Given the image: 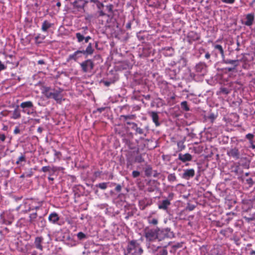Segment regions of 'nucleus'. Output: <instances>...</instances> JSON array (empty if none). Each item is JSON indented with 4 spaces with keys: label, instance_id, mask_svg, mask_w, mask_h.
I'll return each mask as SVG.
<instances>
[{
    "label": "nucleus",
    "instance_id": "16",
    "mask_svg": "<svg viewBox=\"0 0 255 255\" xmlns=\"http://www.w3.org/2000/svg\"><path fill=\"white\" fill-rule=\"evenodd\" d=\"M195 175V171L193 169H186L182 175V177L186 179H189L190 177H193Z\"/></svg>",
    "mask_w": 255,
    "mask_h": 255
},
{
    "label": "nucleus",
    "instance_id": "11",
    "mask_svg": "<svg viewBox=\"0 0 255 255\" xmlns=\"http://www.w3.org/2000/svg\"><path fill=\"white\" fill-rule=\"evenodd\" d=\"M88 2V1L83 0H76L73 3V7L77 8L78 10L83 9L85 5Z\"/></svg>",
    "mask_w": 255,
    "mask_h": 255
},
{
    "label": "nucleus",
    "instance_id": "41",
    "mask_svg": "<svg viewBox=\"0 0 255 255\" xmlns=\"http://www.w3.org/2000/svg\"><path fill=\"white\" fill-rule=\"evenodd\" d=\"M148 223L150 224L156 225L157 224V220L156 219H149L148 220Z\"/></svg>",
    "mask_w": 255,
    "mask_h": 255
},
{
    "label": "nucleus",
    "instance_id": "1",
    "mask_svg": "<svg viewBox=\"0 0 255 255\" xmlns=\"http://www.w3.org/2000/svg\"><path fill=\"white\" fill-rule=\"evenodd\" d=\"M143 250L140 244L135 240L129 242L124 250L125 255H141Z\"/></svg>",
    "mask_w": 255,
    "mask_h": 255
},
{
    "label": "nucleus",
    "instance_id": "46",
    "mask_svg": "<svg viewBox=\"0 0 255 255\" xmlns=\"http://www.w3.org/2000/svg\"><path fill=\"white\" fill-rule=\"evenodd\" d=\"M6 137L5 135L3 133H0V140L2 142L4 141L5 140Z\"/></svg>",
    "mask_w": 255,
    "mask_h": 255
},
{
    "label": "nucleus",
    "instance_id": "62",
    "mask_svg": "<svg viewBox=\"0 0 255 255\" xmlns=\"http://www.w3.org/2000/svg\"><path fill=\"white\" fill-rule=\"evenodd\" d=\"M251 147L253 148V149H255V145L253 143V141H252V143H251Z\"/></svg>",
    "mask_w": 255,
    "mask_h": 255
},
{
    "label": "nucleus",
    "instance_id": "39",
    "mask_svg": "<svg viewBox=\"0 0 255 255\" xmlns=\"http://www.w3.org/2000/svg\"><path fill=\"white\" fill-rule=\"evenodd\" d=\"M247 183L249 185L250 187H252L254 184V182L252 178H249L246 180Z\"/></svg>",
    "mask_w": 255,
    "mask_h": 255
},
{
    "label": "nucleus",
    "instance_id": "42",
    "mask_svg": "<svg viewBox=\"0 0 255 255\" xmlns=\"http://www.w3.org/2000/svg\"><path fill=\"white\" fill-rule=\"evenodd\" d=\"M50 169V167L49 166H43L41 168V171L44 172H46L49 171Z\"/></svg>",
    "mask_w": 255,
    "mask_h": 255
},
{
    "label": "nucleus",
    "instance_id": "8",
    "mask_svg": "<svg viewBox=\"0 0 255 255\" xmlns=\"http://www.w3.org/2000/svg\"><path fill=\"white\" fill-rule=\"evenodd\" d=\"M195 71L200 75L204 76L207 72V66L204 63L200 62L196 65Z\"/></svg>",
    "mask_w": 255,
    "mask_h": 255
},
{
    "label": "nucleus",
    "instance_id": "10",
    "mask_svg": "<svg viewBox=\"0 0 255 255\" xmlns=\"http://www.w3.org/2000/svg\"><path fill=\"white\" fill-rule=\"evenodd\" d=\"M83 55L82 52L80 50L76 51L73 54L68 56L67 61L69 62L71 60L76 61L79 58L82 57Z\"/></svg>",
    "mask_w": 255,
    "mask_h": 255
},
{
    "label": "nucleus",
    "instance_id": "49",
    "mask_svg": "<svg viewBox=\"0 0 255 255\" xmlns=\"http://www.w3.org/2000/svg\"><path fill=\"white\" fill-rule=\"evenodd\" d=\"M121 190H122V186L120 184L117 185V186L115 188V190L117 192H120L121 191Z\"/></svg>",
    "mask_w": 255,
    "mask_h": 255
},
{
    "label": "nucleus",
    "instance_id": "33",
    "mask_svg": "<svg viewBox=\"0 0 255 255\" xmlns=\"http://www.w3.org/2000/svg\"><path fill=\"white\" fill-rule=\"evenodd\" d=\"M26 161L25 156L24 154H21V156L18 158L16 161L17 164H20L22 162H25Z\"/></svg>",
    "mask_w": 255,
    "mask_h": 255
},
{
    "label": "nucleus",
    "instance_id": "31",
    "mask_svg": "<svg viewBox=\"0 0 255 255\" xmlns=\"http://www.w3.org/2000/svg\"><path fill=\"white\" fill-rule=\"evenodd\" d=\"M106 8L107 10L108 11V12L110 13V14H107V16L108 17H111L113 13V5L111 4H108V5H106Z\"/></svg>",
    "mask_w": 255,
    "mask_h": 255
},
{
    "label": "nucleus",
    "instance_id": "9",
    "mask_svg": "<svg viewBox=\"0 0 255 255\" xmlns=\"http://www.w3.org/2000/svg\"><path fill=\"white\" fill-rule=\"evenodd\" d=\"M44 239L41 236L36 237L35 238L34 242V246L35 248L39 250L40 251H42L43 250V247L42 244L43 243Z\"/></svg>",
    "mask_w": 255,
    "mask_h": 255
},
{
    "label": "nucleus",
    "instance_id": "56",
    "mask_svg": "<svg viewBox=\"0 0 255 255\" xmlns=\"http://www.w3.org/2000/svg\"><path fill=\"white\" fill-rule=\"evenodd\" d=\"M99 15L100 16H105L106 15V14L102 10H101L100 12H99Z\"/></svg>",
    "mask_w": 255,
    "mask_h": 255
},
{
    "label": "nucleus",
    "instance_id": "20",
    "mask_svg": "<svg viewBox=\"0 0 255 255\" xmlns=\"http://www.w3.org/2000/svg\"><path fill=\"white\" fill-rule=\"evenodd\" d=\"M82 29H84V31L83 32V34H81L80 32H77L76 33V37L78 42H81L83 40H84V36L83 35L86 33L85 31L88 30V27L87 26L83 27Z\"/></svg>",
    "mask_w": 255,
    "mask_h": 255
},
{
    "label": "nucleus",
    "instance_id": "64",
    "mask_svg": "<svg viewBox=\"0 0 255 255\" xmlns=\"http://www.w3.org/2000/svg\"><path fill=\"white\" fill-rule=\"evenodd\" d=\"M150 98V96L149 95H147L145 96V99L147 100H149Z\"/></svg>",
    "mask_w": 255,
    "mask_h": 255
},
{
    "label": "nucleus",
    "instance_id": "51",
    "mask_svg": "<svg viewBox=\"0 0 255 255\" xmlns=\"http://www.w3.org/2000/svg\"><path fill=\"white\" fill-rule=\"evenodd\" d=\"M221 92L225 94H228L229 93L228 89L225 88H222Z\"/></svg>",
    "mask_w": 255,
    "mask_h": 255
},
{
    "label": "nucleus",
    "instance_id": "37",
    "mask_svg": "<svg viewBox=\"0 0 255 255\" xmlns=\"http://www.w3.org/2000/svg\"><path fill=\"white\" fill-rule=\"evenodd\" d=\"M177 146L178 150L180 151L184 149L185 146L184 144V142L182 141H179L177 142Z\"/></svg>",
    "mask_w": 255,
    "mask_h": 255
},
{
    "label": "nucleus",
    "instance_id": "15",
    "mask_svg": "<svg viewBox=\"0 0 255 255\" xmlns=\"http://www.w3.org/2000/svg\"><path fill=\"white\" fill-rule=\"evenodd\" d=\"M192 159V155L188 153H185L184 154L180 153L178 155V159L182 161L183 162L191 161Z\"/></svg>",
    "mask_w": 255,
    "mask_h": 255
},
{
    "label": "nucleus",
    "instance_id": "25",
    "mask_svg": "<svg viewBox=\"0 0 255 255\" xmlns=\"http://www.w3.org/2000/svg\"><path fill=\"white\" fill-rule=\"evenodd\" d=\"M238 60H230V59H224L223 58V62L227 64H232L235 67H236L239 65Z\"/></svg>",
    "mask_w": 255,
    "mask_h": 255
},
{
    "label": "nucleus",
    "instance_id": "60",
    "mask_svg": "<svg viewBox=\"0 0 255 255\" xmlns=\"http://www.w3.org/2000/svg\"><path fill=\"white\" fill-rule=\"evenodd\" d=\"M90 2L96 3L99 2L98 0H89Z\"/></svg>",
    "mask_w": 255,
    "mask_h": 255
},
{
    "label": "nucleus",
    "instance_id": "26",
    "mask_svg": "<svg viewBox=\"0 0 255 255\" xmlns=\"http://www.w3.org/2000/svg\"><path fill=\"white\" fill-rule=\"evenodd\" d=\"M169 245V243H166L165 244H162V247L160 248V251L158 253V255H167V251L166 249V247Z\"/></svg>",
    "mask_w": 255,
    "mask_h": 255
},
{
    "label": "nucleus",
    "instance_id": "21",
    "mask_svg": "<svg viewBox=\"0 0 255 255\" xmlns=\"http://www.w3.org/2000/svg\"><path fill=\"white\" fill-rule=\"evenodd\" d=\"M109 184H110L111 186H115L116 185V184L115 183H110V182H103V183H99L98 184H97L96 185V186L97 187H99V188H100L102 190H105L107 188L108 185Z\"/></svg>",
    "mask_w": 255,
    "mask_h": 255
},
{
    "label": "nucleus",
    "instance_id": "13",
    "mask_svg": "<svg viewBox=\"0 0 255 255\" xmlns=\"http://www.w3.org/2000/svg\"><path fill=\"white\" fill-rule=\"evenodd\" d=\"M245 19L246 21L244 23L245 25L248 26L252 25L255 19V14L254 13L247 14Z\"/></svg>",
    "mask_w": 255,
    "mask_h": 255
},
{
    "label": "nucleus",
    "instance_id": "57",
    "mask_svg": "<svg viewBox=\"0 0 255 255\" xmlns=\"http://www.w3.org/2000/svg\"><path fill=\"white\" fill-rule=\"evenodd\" d=\"M131 23H130V22H128V23L127 24V25H126V28H127V29H130V28H131Z\"/></svg>",
    "mask_w": 255,
    "mask_h": 255
},
{
    "label": "nucleus",
    "instance_id": "63",
    "mask_svg": "<svg viewBox=\"0 0 255 255\" xmlns=\"http://www.w3.org/2000/svg\"><path fill=\"white\" fill-rule=\"evenodd\" d=\"M56 5L58 7H60L61 6V2L60 1H58L56 3Z\"/></svg>",
    "mask_w": 255,
    "mask_h": 255
},
{
    "label": "nucleus",
    "instance_id": "7",
    "mask_svg": "<svg viewBox=\"0 0 255 255\" xmlns=\"http://www.w3.org/2000/svg\"><path fill=\"white\" fill-rule=\"evenodd\" d=\"M227 154L235 160H238L240 158V152L237 147H231L229 148L227 150Z\"/></svg>",
    "mask_w": 255,
    "mask_h": 255
},
{
    "label": "nucleus",
    "instance_id": "59",
    "mask_svg": "<svg viewBox=\"0 0 255 255\" xmlns=\"http://www.w3.org/2000/svg\"><path fill=\"white\" fill-rule=\"evenodd\" d=\"M147 191L149 192H153L154 191V189L152 187H149L147 188Z\"/></svg>",
    "mask_w": 255,
    "mask_h": 255
},
{
    "label": "nucleus",
    "instance_id": "22",
    "mask_svg": "<svg viewBox=\"0 0 255 255\" xmlns=\"http://www.w3.org/2000/svg\"><path fill=\"white\" fill-rule=\"evenodd\" d=\"M48 219L52 223H55L59 220V217L57 214L55 212L52 213L49 216Z\"/></svg>",
    "mask_w": 255,
    "mask_h": 255
},
{
    "label": "nucleus",
    "instance_id": "58",
    "mask_svg": "<svg viewBox=\"0 0 255 255\" xmlns=\"http://www.w3.org/2000/svg\"><path fill=\"white\" fill-rule=\"evenodd\" d=\"M43 131V128H41V127H39L38 128H37V131L38 132H39L40 133H41Z\"/></svg>",
    "mask_w": 255,
    "mask_h": 255
},
{
    "label": "nucleus",
    "instance_id": "43",
    "mask_svg": "<svg viewBox=\"0 0 255 255\" xmlns=\"http://www.w3.org/2000/svg\"><path fill=\"white\" fill-rule=\"evenodd\" d=\"M140 175V172L138 171H133L132 172V175L133 178H136L139 176Z\"/></svg>",
    "mask_w": 255,
    "mask_h": 255
},
{
    "label": "nucleus",
    "instance_id": "28",
    "mask_svg": "<svg viewBox=\"0 0 255 255\" xmlns=\"http://www.w3.org/2000/svg\"><path fill=\"white\" fill-rule=\"evenodd\" d=\"M214 48H215V49L218 50L219 51V52L222 56V57L223 58H224V57H225L224 52V50H223L222 46L221 45L217 44L214 46Z\"/></svg>",
    "mask_w": 255,
    "mask_h": 255
},
{
    "label": "nucleus",
    "instance_id": "29",
    "mask_svg": "<svg viewBox=\"0 0 255 255\" xmlns=\"http://www.w3.org/2000/svg\"><path fill=\"white\" fill-rule=\"evenodd\" d=\"M45 36H41V35L39 34L35 37V42L38 44L41 43H42V40L45 39Z\"/></svg>",
    "mask_w": 255,
    "mask_h": 255
},
{
    "label": "nucleus",
    "instance_id": "36",
    "mask_svg": "<svg viewBox=\"0 0 255 255\" xmlns=\"http://www.w3.org/2000/svg\"><path fill=\"white\" fill-rule=\"evenodd\" d=\"M134 160H135V162H138V163H141V162H144V160L141 155H137L135 157Z\"/></svg>",
    "mask_w": 255,
    "mask_h": 255
},
{
    "label": "nucleus",
    "instance_id": "35",
    "mask_svg": "<svg viewBox=\"0 0 255 255\" xmlns=\"http://www.w3.org/2000/svg\"><path fill=\"white\" fill-rule=\"evenodd\" d=\"M167 179L170 182H174L176 180V177L174 173L170 174L167 177Z\"/></svg>",
    "mask_w": 255,
    "mask_h": 255
},
{
    "label": "nucleus",
    "instance_id": "6",
    "mask_svg": "<svg viewBox=\"0 0 255 255\" xmlns=\"http://www.w3.org/2000/svg\"><path fill=\"white\" fill-rule=\"evenodd\" d=\"M162 244L158 242L157 240L149 241L146 243V247L149 252H155L162 247Z\"/></svg>",
    "mask_w": 255,
    "mask_h": 255
},
{
    "label": "nucleus",
    "instance_id": "32",
    "mask_svg": "<svg viewBox=\"0 0 255 255\" xmlns=\"http://www.w3.org/2000/svg\"><path fill=\"white\" fill-rule=\"evenodd\" d=\"M181 108L185 111H189L190 110L189 108L187 105V102L186 101H183L181 102Z\"/></svg>",
    "mask_w": 255,
    "mask_h": 255
},
{
    "label": "nucleus",
    "instance_id": "14",
    "mask_svg": "<svg viewBox=\"0 0 255 255\" xmlns=\"http://www.w3.org/2000/svg\"><path fill=\"white\" fill-rule=\"evenodd\" d=\"M54 26V24L48 20H44L41 25V30L44 32H48L49 29Z\"/></svg>",
    "mask_w": 255,
    "mask_h": 255
},
{
    "label": "nucleus",
    "instance_id": "17",
    "mask_svg": "<svg viewBox=\"0 0 255 255\" xmlns=\"http://www.w3.org/2000/svg\"><path fill=\"white\" fill-rule=\"evenodd\" d=\"M188 38L189 42H191L193 41L198 40L200 39V36L197 33L191 31L188 34Z\"/></svg>",
    "mask_w": 255,
    "mask_h": 255
},
{
    "label": "nucleus",
    "instance_id": "19",
    "mask_svg": "<svg viewBox=\"0 0 255 255\" xmlns=\"http://www.w3.org/2000/svg\"><path fill=\"white\" fill-rule=\"evenodd\" d=\"M149 115L156 126H159L160 125V123L158 121L159 117L157 113L155 112H151L149 113Z\"/></svg>",
    "mask_w": 255,
    "mask_h": 255
},
{
    "label": "nucleus",
    "instance_id": "2",
    "mask_svg": "<svg viewBox=\"0 0 255 255\" xmlns=\"http://www.w3.org/2000/svg\"><path fill=\"white\" fill-rule=\"evenodd\" d=\"M135 116L133 115H122L120 116V119L121 121H123L126 122V124L130 126V128L131 129L135 131V134H139L143 135L144 136H146V134L145 133L143 129L138 127L137 125L134 123L127 121L128 119H135Z\"/></svg>",
    "mask_w": 255,
    "mask_h": 255
},
{
    "label": "nucleus",
    "instance_id": "45",
    "mask_svg": "<svg viewBox=\"0 0 255 255\" xmlns=\"http://www.w3.org/2000/svg\"><path fill=\"white\" fill-rule=\"evenodd\" d=\"M222 2L226 3L232 4L233 3L235 0H221Z\"/></svg>",
    "mask_w": 255,
    "mask_h": 255
},
{
    "label": "nucleus",
    "instance_id": "4",
    "mask_svg": "<svg viewBox=\"0 0 255 255\" xmlns=\"http://www.w3.org/2000/svg\"><path fill=\"white\" fill-rule=\"evenodd\" d=\"M50 88L46 87L45 89L44 94L47 98H53L57 102L60 101L62 99V96L60 94L61 91H55L54 92L49 91Z\"/></svg>",
    "mask_w": 255,
    "mask_h": 255
},
{
    "label": "nucleus",
    "instance_id": "48",
    "mask_svg": "<svg viewBox=\"0 0 255 255\" xmlns=\"http://www.w3.org/2000/svg\"><path fill=\"white\" fill-rule=\"evenodd\" d=\"M245 218L249 221H252L255 219V212L250 217H245Z\"/></svg>",
    "mask_w": 255,
    "mask_h": 255
},
{
    "label": "nucleus",
    "instance_id": "53",
    "mask_svg": "<svg viewBox=\"0 0 255 255\" xmlns=\"http://www.w3.org/2000/svg\"><path fill=\"white\" fill-rule=\"evenodd\" d=\"M91 38V37L90 36H88L87 37H84L85 42L86 43H88L89 39H90Z\"/></svg>",
    "mask_w": 255,
    "mask_h": 255
},
{
    "label": "nucleus",
    "instance_id": "23",
    "mask_svg": "<svg viewBox=\"0 0 255 255\" xmlns=\"http://www.w3.org/2000/svg\"><path fill=\"white\" fill-rule=\"evenodd\" d=\"M242 166L246 169H249L250 165V160L247 157H244L241 159Z\"/></svg>",
    "mask_w": 255,
    "mask_h": 255
},
{
    "label": "nucleus",
    "instance_id": "40",
    "mask_svg": "<svg viewBox=\"0 0 255 255\" xmlns=\"http://www.w3.org/2000/svg\"><path fill=\"white\" fill-rule=\"evenodd\" d=\"M77 237L79 240H82L86 237V235L82 232H79L77 234Z\"/></svg>",
    "mask_w": 255,
    "mask_h": 255
},
{
    "label": "nucleus",
    "instance_id": "27",
    "mask_svg": "<svg viewBox=\"0 0 255 255\" xmlns=\"http://www.w3.org/2000/svg\"><path fill=\"white\" fill-rule=\"evenodd\" d=\"M183 242H180V243H177L174 245H173L172 246V251L171 252H176V250L178 249H179V248H182L183 247Z\"/></svg>",
    "mask_w": 255,
    "mask_h": 255
},
{
    "label": "nucleus",
    "instance_id": "50",
    "mask_svg": "<svg viewBox=\"0 0 255 255\" xmlns=\"http://www.w3.org/2000/svg\"><path fill=\"white\" fill-rule=\"evenodd\" d=\"M13 133L15 134L20 133V129L18 127H16L15 128V129H14V131H13Z\"/></svg>",
    "mask_w": 255,
    "mask_h": 255
},
{
    "label": "nucleus",
    "instance_id": "44",
    "mask_svg": "<svg viewBox=\"0 0 255 255\" xmlns=\"http://www.w3.org/2000/svg\"><path fill=\"white\" fill-rule=\"evenodd\" d=\"M54 155L56 156L59 159H60L61 156V153L60 151H58L56 150H54Z\"/></svg>",
    "mask_w": 255,
    "mask_h": 255
},
{
    "label": "nucleus",
    "instance_id": "47",
    "mask_svg": "<svg viewBox=\"0 0 255 255\" xmlns=\"http://www.w3.org/2000/svg\"><path fill=\"white\" fill-rule=\"evenodd\" d=\"M6 68V66H5L3 63H2V62L0 60V71L5 69Z\"/></svg>",
    "mask_w": 255,
    "mask_h": 255
},
{
    "label": "nucleus",
    "instance_id": "54",
    "mask_svg": "<svg viewBox=\"0 0 255 255\" xmlns=\"http://www.w3.org/2000/svg\"><path fill=\"white\" fill-rule=\"evenodd\" d=\"M38 64L42 65L45 64V61L44 60L41 59L38 61L37 62Z\"/></svg>",
    "mask_w": 255,
    "mask_h": 255
},
{
    "label": "nucleus",
    "instance_id": "12",
    "mask_svg": "<svg viewBox=\"0 0 255 255\" xmlns=\"http://www.w3.org/2000/svg\"><path fill=\"white\" fill-rule=\"evenodd\" d=\"M20 107L23 109V112L29 115V112L27 111V109L32 108L33 104L31 101H26L21 103L20 105Z\"/></svg>",
    "mask_w": 255,
    "mask_h": 255
},
{
    "label": "nucleus",
    "instance_id": "55",
    "mask_svg": "<svg viewBox=\"0 0 255 255\" xmlns=\"http://www.w3.org/2000/svg\"><path fill=\"white\" fill-rule=\"evenodd\" d=\"M205 57L206 59H208L210 58V53L208 52L206 53L205 55Z\"/></svg>",
    "mask_w": 255,
    "mask_h": 255
},
{
    "label": "nucleus",
    "instance_id": "34",
    "mask_svg": "<svg viewBox=\"0 0 255 255\" xmlns=\"http://www.w3.org/2000/svg\"><path fill=\"white\" fill-rule=\"evenodd\" d=\"M170 204L169 200L165 199L162 201L161 205H159L158 207H167Z\"/></svg>",
    "mask_w": 255,
    "mask_h": 255
},
{
    "label": "nucleus",
    "instance_id": "38",
    "mask_svg": "<svg viewBox=\"0 0 255 255\" xmlns=\"http://www.w3.org/2000/svg\"><path fill=\"white\" fill-rule=\"evenodd\" d=\"M254 137V135L252 133H248L246 135V137L250 140V143H252Z\"/></svg>",
    "mask_w": 255,
    "mask_h": 255
},
{
    "label": "nucleus",
    "instance_id": "5",
    "mask_svg": "<svg viewBox=\"0 0 255 255\" xmlns=\"http://www.w3.org/2000/svg\"><path fill=\"white\" fill-rule=\"evenodd\" d=\"M82 71L85 72H90L94 68V64L91 59H87L80 63Z\"/></svg>",
    "mask_w": 255,
    "mask_h": 255
},
{
    "label": "nucleus",
    "instance_id": "30",
    "mask_svg": "<svg viewBox=\"0 0 255 255\" xmlns=\"http://www.w3.org/2000/svg\"><path fill=\"white\" fill-rule=\"evenodd\" d=\"M145 174L147 176H150L152 174V168L150 165H147L144 170Z\"/></svg>",
    "mask_w": 255,
    "mask_h": 255
},
{
    "label": "nucleus",
    "instance_id": "24",
    "mask_svg": "<svg viewBox=\"0 0 255 255\" xmlns=\"http://www.w3.org/2000/svg\"><path fill=\"white\" fill-rule=\"evenodd\" d=\"M21 117V114L20 110L18 109V107L17 106L13 111L11 118L13 119H18Z\"/></svg>",
    "mask_w": 255,
    "mask_h": 255
},
{
    "label": "nucleus",
    "instance_id": "52",
    "mask_svg": "<svg viewBox=\"0 0 255 255\" xmlns=\"http://www.w3.org/2000/svg\"><path fill=\"white\" fill-rule=\"evenodd\" d=\"M102 82H103L104 83V84L107 87L111 85V84L112 83V82L107 81H103Z\"/></svg>",
    "mask_w": 255,
    "mask_h": 255
},
{
    "label": "nucleus",
    "instance_id": "61",
    "mask_svg": "<svg viewBox=\"0 0 255 255\" xmlns=\"http://www.w3.org/2000/svg\"><path fill=\"white\" fill-rule=\"evenodd\" d=\"M235 68H236V67H234L233 68H229L228 69L229 71H232L233 70H234Z\"/></svg>",
    "mask_w": 255,
    "mask_h": 255
},
{
    "label": "nucleus",
    "instance_id": "18",
    "mask_svg": "<svg viewBox=\"0 0 255 255\" xmlns=\"http://www.w3.org/2000/svg\"><path fill=\"white\" fill-rule=\"evenodd\" d=\"M83 55L86 56L89 55H92L94 52V49L92 47V44L91 43H89L86 50H81Z\"/></svg>",
    "mask_w": 255,
    "mask_h": 255
},
{
    "label": "nucleus",
    "instance_id": "3",
    "mask_svg": "<svg viewBox=\"0 0 255 255\" xmlns=\"http://www.w3.org/2000/svg\"><path fill=\"white\" fill-rule=\"evenodd\" d=\"M144 234L148 242L156 240H157L158 242H160L161 239H159V235L160 234H162L163 232L155 228L146 227L144 230Z\"/></svg>",
    "mask_w": 255,
    "mask_h": 255
}]
</instances>
